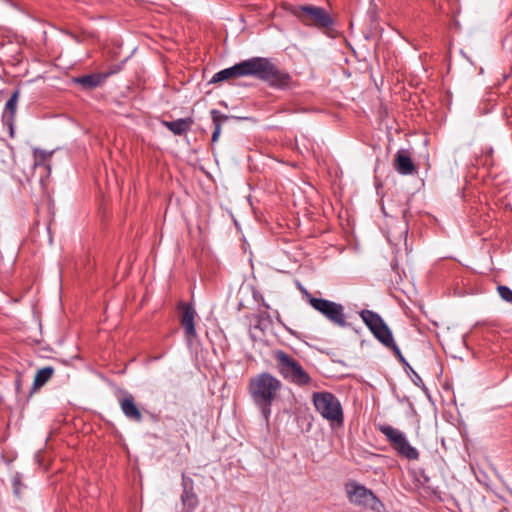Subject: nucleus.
I'll return each instance as SVG.
<instances>
[{
    "label": "nucleus",
    "mask_w": 512,
    "mask_h": 512,
    "mask_svg": "<svg viewBox=\"0 0 512 512\" xmlns=\"http://www.w3.org/2000/svg\"><path fill=\"white\" fill-rule=\"evenodd\" d=\"M254 76L268 82L271 86L284 88L288 86L291 77L279 70L268 58L253 57L235 64L232 67L217 72L211 83H218L232 78Z\"/></svg>",
    "instance_id": "f257e3e1"
},
{
    "label": "nucleus",
    "mask_w": 512,
    "mask_h": 512,
    "mask_svg": "<svg viewBox=\"0 0 512 512\" xmlns=\"http://www.w3.org/2000/svg\"><path fill=\"white\" fill-rule=\"evenodd\" d=\"M281 387V381L267 372L260 373L249 380V394L267 422L271 415L272 403L277 399Z\"/></svg>",
    "instance_id": "f03ea898"
},
{
    "label": "nucleus",
    "mask_w": 512,
    "mask_h": 512,
    "mask_svg": "<svg viewBox=\"0 0 512 512\" xmlns=\"http://www.w3.org/2000/svg\"><path fill=\"white\" fill-rule=\"evenodd\" d=\"M272 356L276 362V369L284 380L299 387L311 383L312 378L294 357L280 349L274 350Z\"/></svg>",
    "instance_id": "7ed1b4c3"
},
{
    "label": "nucleus",
    "mask_w": 512,
    "mask_h": 512,
    "mask_svg": "<svg viewBox=\"0 0 512 512\" xmlns=\"http://www.w3.org/2000/svg\"><path fill=\"white\" fill-rule=\"evenodd\" d=\"M312 402L315 410L332 426H342L344 413L339 399L331 392H314Z\"/></svg>",
    "instance_id": "20e7f679"
},
{
    "label": "nucleus",
    "mask_w": 512,
    "mask_h": 512,
    "mask_svg": "<svg viewBox=\"0 0 512 512\" xmlns=\"http://www.w3.org/2000/svg\"><path fill=\"white\" fill-rule=\"evenodd\" d=\"M292 14L305 26L319 30L330 29L334 25L331 15L322 7L311 4L292 8Z\"/></svg>",
    "instance_id": "39448f33"
},
{
    "label": "nucleus",
    "mask_w": 512,
    "mask_h": 512,
    "mask_svg": "<svg viewBox=\"0 0 512 512\" xmlns=\"http://www.w3.org/2000/svg\"><path fill=\"white\" fill-rule=\"evenodd\" d=\"M302 292L310 306L322 314L333 325L341 328L348 326L342 304L323 298H316L306 289H302Z\"/></svg>",
    "instance_id": "423d86ee"
},
{
    "label": "nucleus",
    "mask_w": 512,
    "mask_h": 512,
    "mask_svg": "<svg viewBox=\"0 0 512 512\" xmlns=\"http://www.w3.org/2000/svg\"><path fill=\"white\" fill-rule=\"evenodd\" d=\"M344 491L348 501L355 506L377 512L384 508L383 503L372 490L355 480L347 481L344 485Z\"/></svg>",
    "instance_id": "0eeeda50"
},
{
    "label": "nucleus",
    "mask_w": 512,
    "mask_h": 512,
    "mask_svg": "<svg viewBox=\"0 0 512 512\" xmlns=\"http://www.w3.org/2000/svg\"><path fill=\"white\" fill-rule=\"evenodd\" d=\"M378 430L386 437L399 456L408 460H418V450L409 443L402 431L388 424L379 425Z\"/></svg>",
    "instance_id": "6e6552de"
},
{
    "label": "nucleus",
    "mask_w": 512,
    "mask_h": 512,
    "mask_svg": "<svg viewBox=\"0 0 512 512\" xmlns=\"http://www.w3.org/2000/svg\"><path fill=\"white\" fill-rule=\"evenodd\" d=\"M360 317L374 337L385 347L394 342L390 328L379 314L371 310H362L360 312Z\"/></svg>",
    "instance_id": "1a4fd4ad"
},
{
    "label": "nucleus",
    "mask_w": 512,
    "mask_h": 512,
    "mask_svg": "<svg viewBox=\"0 0 512 512\" xmlns=\"http://www.w3.org/2000/svg\"><path fill=\"white\" fill-rule=\"evenodd\" d=\"M179 309L181 311L180 323L184 328L185 337L188 343H191L192 339L197 336L194 324L196 311L189 303H181L179 305Z\"/></svg>",
    "instance_id": "9d476101"
},
{
    "label": "nucleus",
    "mask_w": 512,
    "mask_h": 512,
    "mask_svg": "<svg viewBox=\"0 0 512 512\" xmlns=\"http://www.w3.org/2000/svg\"><path fill=\"white\" fill-rule=\"evenodd\" d=\"M20 97V90L16 89L11 97L8 99V101L5 104L3 114H2V121L5 126L8 127L9 130V136L13 138L15 136V116L17 111V105L18 100Z\"/></svg>",
    "instance_id": "9b49d317"
},
{
    "label": "nucleus",
    "mask_w": 512,
    "mask_h": 512,
    "mask_svg": "<svg viewBox=\"0 0 512 512\" xmlns=\"http://www.w3.org/2000/svg\"><path fill=\"white\" fill-rule=\"evenodd\" d=\"M119 405L123 414L131 421L141 422L142 414L135 403L134 396L130 393H125L124 396L119 399Z\"/></svg>",
    "instance_id": "f8f14e48"
},
{
    "label": "nucleus",
    "mask_w": 512,
    "mask_h": 512,
    "mask_svg": "<svg viewBox=\"0 0 512 512\" xmlns=\"http://www.w3.org/2000/svg\"><path fill=\"white\" fill-rule=\"evenodd\" d=\"M394 168L401 175H411L416 171V166L407 150L397 151L394 158Z\"/></svg>",
    "instance_id": "ddd939ff"
},
{
    "label": "nucleus",
    "mask_w": 512,
    "mask_h": 512,
    "mask_svg": "<svg viewBox=\"0 0 512 512\" xmlns=\"http://www.w3.org/2000/svg\"><path fill=\"white\" fill-rule=\"evenodd\" d=\"M116 70L105 71L102 73H95L84 75L76 79V82L79 83L82 87L93 89L100 86L102 83L106 81L108 77L114 75Z\"/></svg>",
    "instance_id": "4468645a"
},
{
    "label": "nucleus",
    "mask_w": 512,
    "mask_h": 512,
    "mask_svg": "<svg viewBox=\"0 0 512 512\" xmlns=\"http://www.w3.org/2000/svg\"><path fill=\"white\" fill-rule=\"evenodd\" d=\"M162 124L173 134L181 136L191 128L193 120L191 118H180L175 121H163Z\"/></svg>",
    "instance_id": "2eb2a0df"
},
{
    "label": "nucleus",
    "mask_w": 512,
    "mask_h": 512,
    "mask_svg": "<svg viewBox=\"0 0 512 512\" xmlns=\"http://www.w3.org/2000/svg\"><path fill=\"white\" fill-rule=\"evenodd\" d=\"M52 156V152H47L45 150L36 149L34 151V167H43L47 171V175L50 174L51 167L49 164V160Z\"/></svg>",
    "instance_id": "dca6fc26"
},
{
    "label": "nucleus",
    "mask_w": 512,
    "mask_h": 512,
    "mask_svg": "<svg viewBox=\"0 0 512 512\" xmlns=\"http://www.w3.org/2000/svg\"><path fill=\"white\" fill-rule=\"evenodd\" d=\"M54 374V368L47 366L44 368H41L37 371L34 382H33V388L38 389L44 386L53 376Z\"/></svg>",
    "instance_id": "f3484780"
},
{
    "label": "nucleus",
    "mask_w": 512,
    "mask_h": 512,
    "mask_svg": "<svg viewBox=\"0 0 512 512\" xmlns=\"http://www.w3.org/2000/svg\"><path fill=\"white\" fill-rule=\"evenodd\" d=\"M182 512H193L198 505V497L194 491H183L181 495Z\"/></svg>",
    "instance_id": "a211bd4d"
},
{
    "label": "nucleus",
    "mask_w": 512,
    "mask_h": 512,
    "mask_svg": "<svg viewBox=\"0 0 512 512\" xmlns=\"http://www.w3.org/2000/svg\"><path fill=\"white\" fill-rule=\"evenodd\" d=\"M210 114H211V118H212L214 127H217V124H218L219 127L221 128L222 123H224L225 121L228 120L227 115L222 114L220 111H218L216 109L211 110Z\"/></svg>",
    "instance_id": "6ab92c4d"
},
{
    "label": "nucleus",
    "mask_w": 512,
    "mask_h": 512,
    "mask_svg": "<svg viewBox=\"0 0 512 512\" xmlns=\"http://www.w3.org/2000/svg\"><path fill=\"white\" fill-rule=\"evenodd\" d=\"M497 291L502 300L508 303H512V290L509 287L505 285H499L497 287Z\"/></svg>",
    "instance_id": "aec40b11"
},
{
    "label": "nucleus",
    "mask_w": 512,
    "mask_h": 512,
    "mask_svg": "<svg viewBox=\"0 0 512 512\" xmlns=\"http://www.w3.org/2000/svg\"><path fill=\"white\" fill-rule=\"evenodd\" d=\"M387 348L393 352L394 356L403 364V366H408L407 360L401 353V351H400L399 347L397 346V344L395 343V341L392 344L388 345Z\"/></svg>",
    "instance_id": "412c9836"
},
{
    "label": "nucleus",
    "mask_w": 512,
    "mask_h": 512,
    "mask_svg": "<svg viewBox=\"0 0 512 512\" xmlns=\"http://www.w3.org/2000/svg\"><path fill=\"white\" fill-rule=\"evenodd\" d=\"M12 485L15 496L20 497L22 488L24 487L23 483L21 482V478L19 476H15L13 478Z\"/></svg>",
    "instance_id": "4be33fe9"
},
{
    "label": "nucleus",
    "mask_w": 512,
    "mask_h": 512,
    "mask_svg": "<svg viewBox=\"0 0 512 512\" xmlns=\"http://www.w3.org/2000/svg\"><path fill=\"white\" fill-rule=\"evenodd\" d=\"M193 484V480L190 477H187L185 474L182 475L183 491H194Z\"/></svg>",
    "instance_id": "5701e85b"
},
{
    "label": "nucleus",
    "mask_w": 512,
    "mask_h": 512,
    "mask_svg": "<svg viewBox=\"0 0 512 512\" xmlns=\"http://www.w3.org/2000/svg\"><path fill=\"white\" fill-rule=\"evenodd\" d=\"M410 376H411L412 382H413L416 386H418V387H420V388H422V389H426L425 384H424V382H423L422 378L417 374V372H415L414 370H412V373H411V375H410Z\"/></svg>",
    "instance_id": "b1692460"
},
{
    "label": "nucleus",
    "mask_w": 512,
    "mask_h": 512,
    "mask_svg": "<svg viewBox=\"0 0 512 512\" xmlns=\"http://www.w3.org/2000/svg\"><path fill=\"white\" fill-rule=\"evenodd\" d=\"M220 134H221V128L219 127V125L217 124V127H214V131L212 133V142L213 143H216L220 137Z\"/></svg>",
    "instance_id": "393cba45"
},
{
    "label": "nucleus",
    "mask_w": 512,
    "mask_h": 512,
    "mask_svg": "<svg viewBox=\"0 0 512 512\" xmlns=\"http://www.w3.org/2000/svg\"><path fill=\"white\" fill-rule=\"evenodd\" d=\"M122 69V65L121 64H114L112 65L111 67H109V69L107 71H111V70H116L114 72V74L118 73L120 70Z\"/></svg>",
    "instance_id": "a878e982"
},
{
    "label": "nucleus",
    "mask_w": 512,
    "mask_h": 512,
    "mask_svg": "<svg viewBox=\"0 0 512 512\" xmlns=\"http://www.w3.org/2000/svg\"><path fill=\"white\" fill-rule=\"evenodd\" d=\"M405 367V370L408 372V373H412V370L413 368L410 366V364L408 363V366H404Z\"/></svg>",
    "instance_id": "bb28decb"
}]
</instances>
